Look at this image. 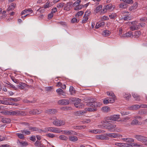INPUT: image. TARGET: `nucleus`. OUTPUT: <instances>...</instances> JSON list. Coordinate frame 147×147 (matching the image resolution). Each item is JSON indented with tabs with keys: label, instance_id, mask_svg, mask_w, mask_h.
<instances>
[{
	"label": "nucleus",
	"instance_id": "1",
	"mask_svg": "<svg viewBox=\"0 0 147 147\" xmlns=\"http://www.w3.org/2000/svg\"><path fill=\"white\" fill-rule=\"evenodd\" d=\"M86 105L90 107H98L100 106L101 104L99 102H97L96 101V99H90L89 100V101L86 102Z\"/></svg>",
	"mask_w": 147,
	"mask_h": 147
},
{
	"label": "nucleus",
	"instance_id": "2",
	"mask_svg": "<svg viewBox=\"0 0 147 147\" xmlns=\"http://www.w3.org/2000/svg\"><path fill=\"white\" fill-rule=\"evenodd\" d=\"M62 131L60 129L57 128L52 127H47L45 128L44 129L42 130V132L45 133L50 131L54 133H59Z\"/></svg>",
	"mask_w": 147,
	"mask_h": 147
},
{
	"label": "nucleus",
	"instance_id": "3",
	"mask_svg": "<svg viewBox=\"0 0 147 147\" xmlns=\"http://www.w3.org/2000/svg\"><path fill=\"white\" fill-rule=\"evenodd\" d=\"M114 8V6L111 4H109L107 5H105L101 11L102 13H107L108 11H111Z\"/></svg>",
	"mask_w": 147,
	"mask_h": 147
},
{
	"label": "nucleus",
	"instance_id": "4",
	"mask_svg": "<svg viewBox=\"0 0 147 147\" xmlns=\"http://www.w3.org/2000/svg\"><path fill=\"white\" fill-rule=\"evenodd\" d=\"M81 1L80 0H77L73 4V6L74 8V10H77L81 9L83 6L80 5Z\"/></svg>",
	"mask_w": 147,
	"mask_h": 147
},
{
	"label": "nucleus",
	"instance_id": "5",
	"mask_svg": "<svg viewBox=\"0 0 147 147\" xmlns=\"http://www.w3.org/2000/svg\"><path fill=\"white\" fill-rule=\"evenodd\" d=\"M134 138L138 141H143L146 143L147 142V138L142 135H135Z\"/></svg>",
	"mask_w": 147,
	"mask_h": 147
},
{
	"label": "nucleus",
	"instance_id": "6",
	"mask_svg": "<svg viewBox=\"0 0 147 147\" xmlns=\"http://www.w3.org/2000/svg\"><path fill=\"white\" fill-rule=\"evenodd\" d=\"M120 116L119 115H111L106 118L107 120H110L114 121H119L118 119L120 118Z\"/></svg>",
	"mask_w": 147,
	"mask_h": 147
},
{
	"label": "nucleus",
	"instance_id": "7",
	"mask_svg": "<svg viewBox=\"0 0 147 147\" xmlns=\"http://www.w3.org/2000/svg\"><path fill=\"white\" fill-rule=\"evenodd\" d=\"M65 122L63 120H59L58 119L55 120L53 122L54 125L57 126H59L64 125Z\"/></svg>",
	"mask_w": 147,
	"mask_h": 147
},
{
	"label": "nucleus",
	"instance_id": "8",
	"mask_svg": "<svg viewBox=\"0 0 147 147\" xmlns=\"http://www.w3.org/2000/svg\"><path fill=\"white\" fill-rule=\"evenodd\" d=\"M116 127L115 125L111 124H107L106 129H108L111 132H114L115 131L114 128Z\"/></svg>",
	"mask_w": 147,
	"mask_h": 147
},
{
	"label": "nucleus",
	"instance_id": "9",
	"mask_svg": "<svg viewBox=\"0 0 147 147\" xmlns=\"http://www.w3.org/2000/svg\"><path fill=\"white\" fill-rule=\"evenodd\" d=\"M69 103V100L66 99H62L58 101V103L62 105H68Z\"/></svg>",
	"mask_w": 147,
	"mask_h": 147
},
{
	"label": "nucleus",
	"instance_id": "10",
	"mask_svg": "<svg viewBox=\"0 0 147 147\" xmlns=\"http://www.w3.org/2000/svg\"><path fill=\"white\" fill-rule=\"evenodd\" d=\"M28 128L30 130L32 131H35L36 132L40 133L42 132V130L39 129L36 127L30 126Z\"/></svg>",
	"mask_w": 147,
	"mask_h": 147
},
{
	"label": "nucleus",
	"instance_id": "11",
	"mask_svg": "<svg viewBox=\"0 0 147 147\" xmlns=\"http://www.w3.org/2000/svg\"><path fill=\"white\" fill-rule=\"evenodd\" d=\"M81 102L76 101L74 103V105L76 108L80 109L84 107V105Z\"/></svg>",
	"mask_w": 147,
	"mask_h": 147
},
{
	"label": "nucleus",
	"instance_id": "12",
	"mask_svg": "<svg viewBox=\"0 0 147 147\" xmlns=\"http://www.w3.org/2000/svg\"><path fill=\"white\" fill-rule=\"evenodd\" d=\"M96 137V139L100 140H107L108 139V138L105 134L97 135Z\"/></svg>",
	"mask_w": 147,
	"mask_h": 147
},
{
	"label": "nucleus",
	"instance_id": "13",
	"mask_svg": "<svg viewBox=\"0 0 147 147\" xmlns=\"http://www.w3.org/2000/svg\"><path fill=\"white\" fill-rule=\"evenodd\" d=\"M138 5V4L137 3H135L134 4L130 6L129 8V10L130 11H134L137 9Z\"/></svg>",
	"mask_w": 147,
	"mask_h": 147
},
{
	"label": "nucleus",
	"instance_id": "14",
	"mask_svg": "<svg viewBox=\"0 0 147 147\" xmlns=\"http://www.w3.org/2000/svg\"><path fill=\"white\" fill-rule=\"evenodd\" d=\"M63 134L67 135H76L77 133L73 131H67L64 130L63 131Z\"/></svg>",
	"mask_w": 147,
	"mask_h": 147
},
{
	"label": "nucleus",
	"instance_id": "15",
	"mask_svg": "<svg viewBox=\"0 0 147 147\" xmlns=\"http://www.w3.org/2000/svg\"><path fill=\"white\" fill-rule=\"evenodd\" d=\"M72 2H70L66 3L65 5H64V10L68 11L70 10L71 6L72 4Z\"/></svg>",
	"mask_w": 147,
	"mask_h": 147
},
{
	"label": "nucleus",
	"instance_id": "16",
	"mask_svg": "<svg viewBox=\"0 0 147 147\" xmlns=\"http://www.w3.org/2000/svg\"><path fill=\"white\" fill-rule=\"evenodd\" d=\"M131 118V117L127 116L126 117L124 118H122L121 119L119 120V121L122 123L127 122L130 121V119Z\"/></svg>",
	"mask_w": 147,
	"mask_h": 147
},
{
	"label": "nucleus",
	"instance_id": "17",
	"mask_svg": "<svg viewBox=\"0 0 147 147\" xmlns=\"http://www.w3.org/2000/svg\"><path fill=\"white\" fill-rule=\"evenodd\" d=\"M14 115H23L25 116V114L24 112L22 111L16 110L14 111Z\"/></svg>",
	"mask_w": 147,
	"mask_h": 147
},
{
	"label": "nucleus",
	"instance_id": "18",
	"mask_svg": "<svg viewBox=\"0 0 147 147\" xmlns=\"http://www.w3.org/2000/svg\"><path fill=\"white\" fill-rule=\"evenodd\" d=\"M18 144L21 147L26 146L28 145L27 142L22 141L18 140Z\"/></svg>",
	"mask_w": 147,
	"mask_h": 147
},
{
	"label": "nucleus",
	"instance_id": "19",
	"mask_svg": "<svg viewBox=\"0 0 147 147\" xmlns=\"http://www.w3.org/2000/svg\"><path fill=\"white\" fill-rule=\"evenodd\" d=\"M33 12V10L30 8L28 9H25L22 11L21 12V15H23L26 14H27L28 13H32Z\"/></svg>",
	"mask_w": 147,
	"mask_h": 147
},
{
	"label": "nucleus",
	"instance_id": "20",
	"mask_svg": "<svg viewBox=\"0 0 147 147\" xmlns=\"http://www.w3.org/2000/svg\"><path fill=\"white\" fill-rule=\"evenodd\" d=\"M16 6V5L15 3H12L9 5L7 8L8 11L13 10L14 9Z\"/></svg>",
	"mask_w": 147,
	"mask_h": 147
},
{
	"label": "nucleus",
	"instance_id": "21",
	"mask_svg": "<svg viewBox=\"0 0 147 147\" xmlns=\"http://www.w3.org/2000/svg\"><path fill=\"white\" fill-rule=\"evenodd\" d=\"M131 94L132 96L135 100L137 101L140 100V96L138 95L136 93L133 92Z\"/></svg>",
	"mask_w": 147,
	"mask_h": 147
},
{
	"label": "nucleus",
	"instance_id": "22",
	"mask_svg": "<svg viewBox=\"0 0 147 147\" xmlns=\"http://www.w3.org/2000/svg\"><path fill=\"white\" fill-rule=\"evenodd\" d=\"M111 32L108 30H105L103 31L102 33V35L103 36H107L110 35Z\"/></svg>",
	"mask_w": 147,
	"mask_h": 147
},
{
	"label": "nucleus",
	"instance_id": "23",
	"mask_svg": "<svg viewBox=\"0 0 147 147\" xmlns=\"http://www.w3.org/2000/svg\"><path fill=\"white\" fill-rule=\"evenodd\" d=\"M102 6L101 5H99L97 7L96 9V12L97 13L100 12V13L101 14H103L104 13H102L101 11L102 10Z\"/></svg>",
	"mask_w": 147,
	"mask_h": 147
},
{
	"label": "nucleus",
	"instance_id": "24",
	"mask_svg": "<svg viewBox=\"0 0 147 147\" xmlns=\"http://www.w3.org/2000/svg\"><path fill=\"white\" fill-rule=\"evenodd\" d=\"M69 140L73 142H75L78 140L77 137L75 136H70L69 137Z\"/></svg>",
	"mask_w": 147,
	"mask_h": 147
},
{
	"label": "nucleus",
	"instance_id": "25",
	"mask_svg": "<svg viewBox=\"0 0 147 147\" xmlns=\"http://www.w3.org/2000/svg\"><path fill=\"white\" fill-rule=\"evenodd\" d=\"M130 29L132 31L138 30L139 29V26L138 25H132L130 26Z\"/></svg>",
	"mask_w": 147,
	"mask_h": 147
},
{
	"label": "nucleus",
	"instance_id": "26",
	"mask_svg": "<svg viewBox=\"0 0 147 147\" xmlns=\"http://www.w3.org/2000/svg\"><path fill=\"white\" fill-rule=\"evenodd\" d=\"M104 22H98L96 25L95 28L97 29L100 27L103 26L105 25Z\"/></svg>",
	"mask_w": 147,
	"mask_h": 147
},
{
	"label": "nucleus",
	"instance_id": "27",
	"mask_svg": "<svg viewBox=\"0 0 147 147\" xmlns=\"http://www.w3.org/2000/svg\"><path fill=\"white\" fill-rule=\"evenodd\" d=\"M106 135L108 137L113 138H116L118 136L117 134L114 133H107Z\"/></svg>",
	"mask_w": 147,
	"mask_h": 147
},
{
	"label": "nucleus",
	"instance_id": "28",
	"mask_svg": "<svg viewBox=\"0 0 147 147\" xmlns=\"http://www.w3.org/2000/svg\"><path fill=\"white\" fill-rule=\"evenodd\" d=\"M56 91L59 95H65V92H63V90L61 88L57 89Z\"/></svg>",
	"mask_w": 147,
	"mask_h": 147
},
{
	"label": "nucleus",
	"instance_id": "29",
	"mask_svg": "<svg viewBox=\"0 0 147 147\" xmlns=\"http://www.w3.org/2000/svg\"><path fill=\"white\" fill-rule=\"evenodd\" d=\"M1 121L3 123H9L11 121L10 119L6 118H4L2 119Z\"/></svg>",
	"mask_w": 147,
	"mask_h": 147
},
{
	"label": "nucleus",
	"instance_id": "30",
	"mask_svg": "<svg viewBox=\"0 0 147 147\" xmlns=\"http://www.w3.org/2000/svg\"><path fill=\"white\" fill-rule=\"evenodd\" d=\"M141 32L140 31H137L135 32L134 36L135 38H138L141 35Z\"/></svg>",
	"mask_w": 147,
	"mask_h": 147
},
{
	"label": "nucleus",
	"instance_id": "31",
	"mask_svg": "<svg viewBox=\"0 0 147 147\" xmlns=\"http://www.w3.org/2000/svg\"><path fill=\"white\" fill-rule=\"evenodd\" d=\"M133 17L131 16H129L128 15H126L124 17L123 19L125 21L129 20L132 19Z\"/></svg>",
	"mask_w": 147,
	"mask_h": 147
},
{
	"label": "nucleus",
	"instance_id": "32",
	"mask_svg": "<svg viewBox=\"0 0 147 147\" xmlns=\"http://www.w3.org/2000/svg\"><path fill=\"white\" fill-rule=\"evenodd\" d=\"M131 95L129 94L125 93L123 94V97L126 100H128L131 97Z\"/></svg>",
	"mask_w": 147,
	"mask_h": 147
},
{
	"label": "nucleus",
	"instance_id": "33",
	"mask_svg": "<svg viewBox=\"0 0 147 147\" xmlns=\"http://www.w3.org/2000/svg\"><path fill=\"white\" fill-rule=\"evenodd\" d=\"M109 102L110 103H113L115 102V100L116 99V96L115 95L114 96H111L109 98Z\"/></svg>",
	"mask_w": 147,
	"mask_h": 147
},
{
	"label": "nucleus",
	"instance_id": "34",
	"mask_svg": "<svg viewBox=\"0 0 147 147\" xmlns=\"http://www.w3.org/2000/svg\"><path fill=\"white\" fill-rule=\"evenodd\" d=\"M52 3L50 2L49 1H47L44 5V7L45 8H46L51 7L52 5Z\"/></svg>",
	"mask_w": 147,
	"mask_h": 147
},
{
	"label": "nucleus",
	"instance_id": "35",
	"mask_svg": "<svg viewBox=\"0 0 147 147\" xmlns=\"http://www.w3.org/2000/svg\"><path fill=\"white\" fill-rule=\"evenodd\" d=\"M102 110L103 111L107 112L110 111V108L107 107H103L102 108Z\"/></svg>",
	"mask_w": 147,
	"mask_h": 147
},
{
	"label": "nucleus",
	"instance_id": "36",
	"mask_svg": "<svg viewBox=\"0 0 147 147\" xmlns=\"http://www.w3.org/2000/svg\"><path fill=\"white\" fill-rule=\"evenodd\" d=\"M139 122L138 120L135 119L132 121L131 124L132 125H136L138 124Z\"/></svg>",
	"mask_w": 147,
	"mask_h": 147
},
{
	"label": "nucleus",
	"instance_id": "37",
	"mask_svg": "<svg viewBox=\"0 0 147 147\" xmlns=\"http://www.w3.org/2000/svg\"><path fill=\"white\" fill-rule=\"evenodd\" d=\"M26 85L24 83H21L19 84V88L20 89H23Z\"/></svg>",
	"mask_w": 147,
	"mask_h": 147
},
{
	"label": "nucleus",
	"instance_id": "38",
	"mask_svg": "<svg viewBox=\"0 0 147 147\" xmlns=\"http://www.w3.org/2000/svg\"><path fill=\"white\" fill-rule=\"evenodd\" d=\"M140 108V106H139V105H136L132 106L130 108V109H131L137 110Z\"/></svg>",
	"mask_w": 147,
	"mask_h": 147
},
{
	"label": "nucleus",
	"instance_id": "39",
	"mask_svg": "<svg viewBox=\"0 0 147 147\" xmlns=\"http://www.w3.org/2000/svg\"><path fill=\"white\" fill-rule=\"evenodd\" d=\"M70 100L72 102H75L76 101L79 102L81 101V99L76 98H70Z\"/></svg>",
	"mask_w": 147,
	"mask_h": 147
},
{
	"label": "nucleus",
	"instance_id": "40",
	"mask_svg": "<svg viewBox=\"0 0 147 147\" xmlns=\"http://www.w3.org/2000/svg\"><path fill=\"white\" fill-rule=\"evenodd\" d=\"M11 101L17 102L19 101L20 100L19 97L13 98H11L9 99Z\"/></svg>",
	"mask_w": 147,
	"mask_h": 147
},
{
	"label": "nucleus",
	"instance_id": "41",
	"mask_svg": "<svg viewBox=\"0 0 147 147\" xmlns=\"http://www.w3.org/2000/svg\"><path fill=\"white\" fill-rule=\"evenodd\" d=\"M59 138L60 139L62 140H67L68 139V138L64 135H61L59 136Z\"/></svg>",
	"mask_w": 147,
	"mask_h": 147
},
{
	"label": "nucleus",
	"instance_id": "42",
	"mask_svg": "<svg viewBox=\"0 0 147 147\" xmlns=\"http://www.w3.org/2000/svg\"><path fill=\"white\" fill-rule=\"evenodd\" d=\"M16 134L19 138L21 139H23L24 138V136L22 134L20 133H17Z\"/></svg>",
	"mask_w": 147,
	"mask_h": 147
},
{
	"label": "nucleus",
	"instance_id": "43",
	"mask_svg": "<svg viewBox=\"0 0 147 147\" xmlns=\"http://www.w3.org/2000/svg\"><path fill=\"white\" fill-rule=\"evenodd\" d=\"M21 132L22 133L24 134L25 135H29L30 134V131L26 130H21Z\"/></svg>",
	"mask_w": 147,
	"mask_h": 147
},
{
	"label": "nucleus",
	"instance_id": "44",
	"mask_svg": "<svg viewBox=\"0 0 147 147\" xmlns=\"http://www.w3.org/2000/svg\"><path fill=\"white\" fill-rule=\"evenodd\" d=\"M115 145L120 147H124V143L116 142Z\"/></svg>",
	"mask_w": 147,
	"mask_h": 147
},
{
	"label": "nucleus",
	"instance_id": "45",
	"mask_svg": "<svg viewBox=\"0 0 147 147\" xmlns=\"http://www.w3.org/2000/svg\"><path fill=\"white\" fill-rule=\"evenodd\" d=\"M88 17H86V16H84L82 21V23L83 24L86 23L88 20Z\"/></svg>",
	"mask_w": 147,
	"mask_h": 147
},
{
	"label": "nucleus",
	"instance_id": "46",
	"mask_svg": "<svg viewBox=\"0 0 147 147\" xmlns=\"http://www.w3.org/2000/svg\"><path fill=\"white\" fill-rule=\"evenodd\" d=\"M84 12L83 11H79L77 13L76 16V17L80 16H82L84 14Z\"/></svg>",
	"mask_w": 147,
	"mask_h": 147
},
{
	"label": "nucleus",
	"instance_id": "47",
	"mask_svg": "<svg viewBox=\"0 0 147 147\" xmlns=\"http://www.w3.org/2000/svg\"><path fill=\"white\" fill-rule=\"evenodd\" d=\"M119 8L125 9L126 8V6L125 3H122L119 4Z\"/></svg>",
	"mask_w": 147,
	"mask_h": 147
},
{
	"label": "nucleus",
	"instance_id": "48",
	"mask_svg": "<svg viewBox=\"0 0 147 147\" xmlns=\"http://www.w3.org/2000/svg\"><path fill=\"white\" fill-rule=\"evenodd\" d=\"M97 109L95 108H88L87 109V110L89 111H96Z\"/></svg>",
	"mask_w": 147,
	"mask_h": 147
},
{
	"label": "nucleus",
	"instance_id": "49",
	"mask_svg": "<svg viewBox=\"0 0 147 147\" xmlns=\"http://www.w3.org/2000/svg\"><path fill=\"white\" fill-rule=\"evenodd\" d=\"M107 94L110 96H114L115 97V94L112 92L108 91L107 92Z\"/></svg>",
	"mask_w": 147,
	"mask_h": 147
},
{
	"label": "nucleus",
	"instance_id": "50",
	"mask_svg": "<svg viewBox=\"0 0 147 147\" xmlns=\"http://www.w3.org/2000/svg\"><path fill=\"white\" fill-rule=\"evenodd\" d=\"M64 5V3H61L58 4L57 7L58 8H60L62 7Z\"/></svg>",
	"mask_w": 147,
	"mask_h": 147
},
{
	"label": "nucleus",
	"instance_id": "51",
	"mask_svg": "<svg viewBox=\"0 0 147 147\" xmlns=\"http://www.w3.org/2000/svg\"><path fill=\"white\" fill-rule=\"evenodd\" d=\"M123 1L125 3L127 4H131L133 3L132 0H123Z\"/></svg>",
	"mask_w": 147,
	"mask_h": 147
},
{
	"label": "nucleus",
	"instance_id": "52",
	"mask_svg": "<svg viewBox=\"0 0 147 147\" xmlns=\"http://www.w3.org/2000/svg\"><path fill=\"white\" fill-rule=\"evenodd\" d=\"M79 22V20H78L76 18H74L72 19L71 20V22L72 23H74L76 22Z\"/></svg>",
	"mask_w": 147,
	"mask_h": 147
},
{
	"label": "nucleus",
	"instance_id": "53",
	"mask_svg": "<svg viewBox=\"0 0 147 147\" xmlns=\"http://www.w3.org/2000/svg\"><path fill=\"white\" fill-rule=\"evenodd\" d=\"M132 35V32L131 31L125 33V36L128 37H130Z\"/></svg>",
	"mask_w": 147,
	"mask_h": 147
},
{
	"label": "nucleus",
	"instance_id": "54",
	"mask_svg": "<svg viewBox=\"0 0 147 147\" xmlns=\"http://www.w3.org/2000/svg\"><path fill=\"white\" fill-rule=\"evenodd\" d=\"M117 16V14L115 13H112L109 15V16L111 19H114Z\"/></svg>",
	"mask_w": 147,
	"mask_h": 147
},
{
	"label": "nucleus",
	"instance_id": "55",
	"mask_svg": "<svg viewBox=\"0 0 147 147\" xmlns=\"http://www.w3.org/2000/svg\"><path fill=\"white\" fill-rule=\"evenodd\" d=\"M41 142L37 140L35 143L34 145L36 147H39L41 145Z\"/></svg>",
	"mask_w": 147,
	"mask_h": 147
},
{
	"label": "nucleus",
	"instance_id": "56",
	"mask_svg": "<svg viewBox=\"0 0 147 147\" xmlns=\"http://www.w3.org/2000/svg\"><path fill=\"white\" fill-rule=\"evenodd\" d=\"M121 113L122 115H128L130 113L129 112H126L125 111H122L121 112Z\"/></svg>",
	"mask_w": 147,
	"mask_h": 147
},
{
	"label": "nucleus",
	"instance_id": "57",
	"mask_svg": "<svg viewBox=\"0 0 147 147\" xmlns=\"http://www.w3.org/2000/svg\"><path fill=\"white\" fill-rule=\"evenodd\" d=\"M141 22H147V18L146 17H142L140 19Z\"/></svg>",
	"mask_w": 147,
	"mask_h": 147
},
{
	"label": "nucleus",
	"instance_id": "58",
	"mask_svg": "<svg viewBox=\"0 0 147 147\" xmlns=\"http://www.w3.org/2000/svg\"><path fill=\"white\" fill-rule=\"evenodd\" d=\"M86 127L85 125H80L76 126V129H84Z\"/></svg>",
	"mask_w": 147,
	"mask_h": 147
},
{
	"label": "nucleus",
	"instance_id": "59",
	"mask_svg": "<svg viewBox=\"0 0 147 147\" xmlns=\"http://www.w3.org/2000/svg\"><path fill=\"white\" fill-rule=\"evenodd\" d=\"M47 136L49 138H53L55 137V135L54 134L51 133H49L47 134Z\"/></svg>",
	"mask_w": 147,
	"mask_h": 147
},
{
	"label": "nucleus",
	"instance_id": "60",
	"mask_svg": "<svg viewBox=\"0 0 147 147\" xmlns=\"http://www.w3.org/2000/svg\"><path fill=\"white\" fill-rule=\"evenodd\" d=\"M101 19L102 20H107L109 19V18L107 16H104L101 17Z\"/></svg>",
	"mask_w": 147,
	"mask_h": 147
},
{
	"label": "nucleus",
	"instance_id": "61",
	"mask_svg": "<svg viewBox=\"0 0 147 147\" xmlns=\"http://www.w3.org/2000/svg\"><path fill=\"white\" fill-rule=\"evenodd\" d=\"M134 141V139L132 138H127L126 139V142H131Z\"/></svg>",
	"mask_w": 147,
	"mask_h": 147
},
{
	"label": "nucleus",
	"instance_id": "62",
	"mask_svg": "<svg viewBox=\"0 0 147 147\" xmlns=\"http://www.w3.org/2000/svg\"><path fill=\"white\" fill-rule=\"evenodd\" d=\"M103 103L105 104H108L109 102V99H107L106 98H105L103 100Z\"/></svg>",
	"mask_w": 147,
	"mask_h": 147
},
{
	"label": "nucleus",
	"instance_id": "63",
	"mask_svg": "<svg viewBox=\"0 0 147 147\" xmlns=\"http://www.w3.org/2000/svg\"><path fill=\"white\" fill-rule=\"evenodd\" d=\"M91 12L89 11H86L84 14V16H86V17H88L90 16Z\"/></svg>",
	"mask_w": 147,
	"mask_h": 147
},
{
	"label": "nucleus",
	"instance_id": "64",
	"mask_svg": "<svg viewBox=\"0 0 147 147\" xmlns=\"http://www.w3.org/2000/svg\"><path fill=\"white\" fill-rule=\"evenodd\" d=\"M124 147H133V145L131 144L124 143Z\"/></svg>",
	"mask_w": 147,
	"mask_h": 147
}]
</instances>
